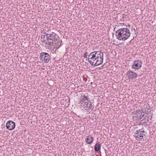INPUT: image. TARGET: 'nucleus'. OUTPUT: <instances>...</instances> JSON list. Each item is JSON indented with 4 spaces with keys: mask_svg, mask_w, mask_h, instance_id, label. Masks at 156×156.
<instances>
[{
    "mask_svg": "<svg viewBox=\"0 0 156 156\" xmlns=\"http://www.w3.org/2000/svg\"><path fill=\"white\" fill-rule=\"evenodd\" d=\"M143 128H142V129H141V133H144V130H143Z\"/></svg>",
    "mask_w": 156,
    "mask_h": 156,
    "instance_id": "5701e85b",
    "label": "nucleus"
},
{
    "mask_svg": "<svg viewBox=\"0 0 156 156\" xmlns=\"http://www.w3.org/2000/svg\"><path fill=\"white\" fill-rule=\"evenodd\" d=\"M83 98H81L80 100V103L81 105H83V106H85V104H86L87 102L90 101H89V98L87 94H84L83 96Z\"/></svg>",
    "mask_w": 156,
    "mask_h": 156,
    "instance_id": "39448f33",
    "label": "nucleus"
},
{
    "mask_svg": "<svg viewBox=\"0 0 156 156\" xmlns=\"http://www.w3.org/2000/svg\"><path fill=\"white\" fill-rule=\"evenodd\" d=\"M103 54L101 51H95L90 53L88 55L87 60L94 67L102 64L103 61Z\"/></svg>",
    "mask_w": 156,
    "mask_h": 156,
    "instance_id": "f257e3e1",
    "label": "nucleus"
},
{
    "mask_svg": "<svg viewBox=\"0 0 156 156\" xmlns=\"http://www.w3.org/2000/svg\"><path fill=\"white\" fill-rule=\"evenodd\" d=\"M6 126L7 129L11 130L13 129L15 127V124L12 121H8L6 124Z\"/></svg>",
    "mask_w": 156,
    "mask_h": 156,
    "instance_id": "0eeeda50",
    "label": "nucleus"
},
{
    "mask_svg": "<svg viewBox=\"0 0 156 156\" xmlns=\"http://www.w3.org/2000/svg\"><path fill=\"white\" fill-rule=\"evenodd\" d=\"M134 133L135 134H137V135H140V133H139V132L136 131Z\"/></svg>",
    "mask_w": 156,
    "mask_h": 156,
    "instance_id": "6ab92c4d",
    "label": "nucleus"
},
{
    "mask_svg": "<svg viewBox=\"0 0 156 156\" xmlns=\"http://www.w3.org/2000/svg\"><path fill=\"white\" fill-rule=\"evenodd\" d=\"M93 140V138L92 137L88 136L87 137L86 142L88 144H90L92 143Z\"/></svg>",
    "mask_w": 156,
    "mask_h": 156,
    "instance_id": "9b49d317",
    "label": "nucleus"
},
{
    "mask_svg": "<svg viewBox=\"0 0 156 156\" xmlns=\"http://www.w3.org/2000/svg\"><path fill=\"white\" fill-rule=\"evenodd\" d=\"M54 32L52 31L51 30H44L42 31V33L44 34H45L46 36H48L49 35L51 34L52 33H54Z\"/></svg>",
    "mask_w": 156,
    "mask_h": 156,
    "instance_id": "9d476101",
    "label": "nucleus"
},
{
    "mask_svg": "<svg viewBox=\"0 0 156 156\" xmlns=\"http://www.w3.org/2000/svg\"><path fill=\"white\" fill-rule=\"evenodd\" d=\"M57 41H54L55 42V47L56 48H59L61 45H62V41L61 40H60L59 38L58 37Z\"/></svg>",
    "mask_w": 156,
    "mask_h": 156,
    "instance_id": "1a4fd4ad",
    "label": "nucleus"
},
{
    "mask_svg": "<svg viewBox=\"0 0 156 156\" xmlns=\"http://www.w3.org/2000/svg\"><path fill=\"white\" fill-rule=\"evenodd\" d=\"M40 60L44 63H47L51 59V56L49 54L45 52H41L40 55Z\"/></svg>",
    "mask_w": 156,
    "mask_h": 156,
    "instance_id": "20e7f679",
    "label": "nucleus"
},
{
    "mask_svg": "<svg viewBox=\"0 0 156 156\" xmlns=\"http://www.w3.org/2000/svg\"><path fill=\"white\" fill-rule=\"evenodd\" d=\"M105 64H104L101 67L99 68V69H101L104 67V66H105Z\"/></svg>",
    "mask_w": 156,
    "mask_h": 156,
    "instance_id": "aec40b11",
    "label": "nucleus"
},
{
    "mask_svg": "<svg viewBox=\"0 0 156 156\" xmlns=\"http://www.w3.org/2000/svg\"><path fill=\"white\" fill-rule=\"evenodd\" d=\"M137 74L131 71H129L127 73V77L129 79H135L137 76Z\"/></svg>",
    "mask_w": 156,
    "mask_h": 156,
    "instance_id": "6e6552de",
    "label": "nucleus"
},
{
    "mask_svg": "<svg viewBox=\"0 0 156 156\" xmlns=\"http://www.w3.org/2000/svg\"><path fill=\"white\" fill-rule=\"evenodd\" d=\"M41 42L42 43H43V42H46L47 41V40H46L44 38H42L41 39Z\"/></svg>",
    "mask_w": 156,
    "mask_h": 156,
    "instance_id": "f3484780",
    "label": "nucleus"
},
{
    "mask_svg": "<svg viewBox=\"0 0 156 156\" xmlns=\"http://www.w3.org/2000/svg\"><path fill=\"white\" fill-rule=\"evenodd\" d=\"M83 57L85 58H87V56L88 55V53L86 52L85 53L83 54Z\"/></svg>",
    "mask_w": 156,
    "mask_h": 156,
    "instance_id": "dca6fc26",
    "label": "nucleus"
},
{
    "mask_svg": "<svg viewBox=\"0 0 156 156\" xmlns=\"http://www.w3.org/2000/svg\"><path fill=\"white\" fill-rule=\"evenodd\" d=\"M126 15H125V14H123V18H124V17H126Z\"/></svg>",
    "mask_w": 156,
    "mask_h": 156,
    "instance_id": "4be33fe9",
    "label": "nucleus"
},
{
    "mask_svg": "<svg viewBox=\"0 0 156 156\" xmlns=\"http://www.w3.org/2000/svg\"><path fill=\"white\" fill-rule=\"evenodd\" d=\"M47 41L45 42L46 44L49 46L52 45L54 43V41H57V38L56 37V34L55 33H52L51 34L46 37Z\"/></svg>",
    "mask_w": 156,
    "mask_h": 156,
    "instance_id": "7ed1b4c3",
    "label": "nucleus"
},
{
    "mask_svg": "<svg viewBox=\"0 0 156 156\" xmlns=\"http://www.w3.org/2000/svg\"><path fill=\"white\" fill-rule=\"evenodd\" d=\"M142 62L140 60H136L133 62L132 65L133 68L135 69H140L142 66Z\"/></svg>",
    "mask_w": 156,
    "mask_h": 156,
    "instance_id": "423d86ee",
    "label": "nucleus"
},
{
    "mask_svg": "<svg viewBox=\"0 0 156 156\" xmlns=\"http://www.w3.org/2000/svg\"><path fill=\"white\" fill-rule=\"evenodd\" d=\"M45 36L46 37V35H45V34L44 35H42L41 36V39L43 38H45Z\"/></svg>",
    "mask_w": 156,
    "mask_h": 156,
    "instance_id": "412c9836",
    "label": "nucleus"
},
{
    "mask_svg": "<svg viewBox=\"0 0 156 156\" xmlns=\"http://www.w3.org/2000/svg\"><path fill=\"white\" fill-rule=\"evenodd\" d=\"M135 137L136 140H141L143 137V136L142 135H137L136 136H135Z\"/></svg>",
    "mask_w": 156,
    "mask_h": 156,
    "instance_id": "2eb2a0df",
    "label": "nucleus"
},
{
    "mask_svg": "<svg viewBox=\"0 0 156 156\" xmlns=\"http://www.w3.org/2000/svg\"><path fill=\"white\" fill-rule=\"evenodd\" d=\"M1 77L0 76V80H1Z\"/></svg>",
    "mask_w": 156,
    "mask_h": 156,
    "instance_id": "393cba45",
    "label": "nucleus"
},
{
    "mask_svg": "<svg viewBox=\"0 0 156 156\" xmlns=\"http://www.w3.org/2000/svg\"><path fill=\"white\" fill-rule=\"evenodd\" d=\"M136 131H138L139 132V133H140V135H145L144 134H143V133H141V129H139L138 130H136Z\"/></svg>",
    "mask_w": 156,
    "mask_h": 156,
    "instance_id": "a211bd4d",
    "label": "nucleus"
},
{
    "mask_svg": "<svg viewBox=\"0 0 156 156\" xmlns=\"http://www.w3.org/2000/svg\"><path fill=\"white\" fill-rule=\"evenodd\" d=\"M86 105V107L90 109H93V107H92V104L90 101L87 103L86 104H85V106Z\"/></svg>",
    "mask_w": 156,
    "mask_h": 156,
    "instance_id": "4468645a",
    "label": "nucleus"
},
{
    "mask_svg": "<svg viewBox=\"0 0 156 156\" xmlns=\"http://www.w3.org/2000/svg\"><path fill=\"white\" fill-rule=\"evenodd\" d=\"M116 38L120 41H125L130 37V30L127 28H123L119 29L116 32Z\"/></svg>",
    "mask_w": 156,
    "mask_h": 156,
    "instance_id": "f03ea898",
    "label": "nucleus"
},
{
    "mask_svg": "<svg viewBox=\"0 0 156 156\" xmlns=\"http://www.w3.org/2000/svg\"><path fill=\"white\" fill-rule=\"evenodd\" d=\"M92 109H90L86 107V108L84 109V111L87 114H89L92 111Z\"/></svg>",
    "mask_w": 156,
    "mask_h": 156,
    "instance_id": "ddd939ff",
    "label": "nucleus"
},
{
    "mask_svg": "<svg viewBox=\"0 0 156 156\" xmlns=\"http://www.w3.org/2000/svg\"><path fill=\"white\" fill-rule=\"evenodd\" d=\"M130 26V24H128L127 26H126V27H129Z\"/></svg>",
    "mask_w": 156,
    "mask_h": 156,
    "instance_id": "b1692460",
    "label": "nucleus"
},
{
    "mask_svg": "<svg viewBox=\"0 0 156 156\" xmlns=\"http://www.w3.org/2000/svg\"><path fill=\"white\" fill-rule=\"evenodd\" d=\"M101 146L98 143H96L94 148L95 151L96 152L100 150Z\"/></svg>",
    "mask_w": 156,
    "mask_h": 156,
    "instance_id": "f8f14e48",
    "label": "nucleus"
}]
</instances>
